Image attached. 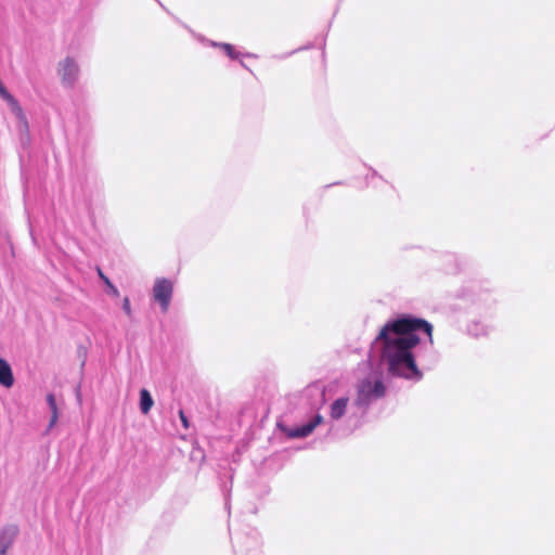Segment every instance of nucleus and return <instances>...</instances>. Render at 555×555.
Returning a JSON list of instances; mask_svg holds the SVG:
<instances>
[{"label": "nucleus", "mask_w": 555, "mask_h": 555, "mask_svg": "<svg viewBox=\"0 0 555 555\" xmlns=\"http://www.w3.org/2000/svg\"><path fill=\"white\" fill-rule=\"evenodd\" d=\"M122 310L125 311V313H126L127 315H131L132 310H131V305H130V300H129V298H128V297H125V298H124V301H122Z\"/></svg>", "instance_id": "nucleus-13"}, {"label": "nucleus", "mask_w": 555, "mask_h": 555, "mask_svg": "<svg viewBox=\"0 0 555 555\" xmlns=\"http://www.w3.org/2000/svg\"><path fill=\"white\" fill-rule=\"evenodd\" d=\"M173 284L168 279H157L153 286V297L159 302L162 310L166 312L172 297Z\"/></svg>", "instance_id": "nucleus-5"}, {"label": "nucleus", "mask_w": 555, "mask_h": 555, "mask_svg": "<svg viewBox=\"0 0 555 555\" xmlns=\"http://www.w3.org/2000/svg\"><path fill=\"white\" fill-rule=\"evenodd\" d=\"M357 408L353 403L351 389H338L330 400L327 406L328 417L332 422H339L346 418Z\"/></svg>", "instance_id": "nucleus-3"}, {"label": "nucleus", "mask_w": 555, "mask_h": 555, "mask_svg": "<svg viewBox=\"0 0 555 555\" xmlns=\"http://www.w3.org/2000/svg\"><path fill=\"white\" fill-rule=\"evenodd\" d=\"M47 402L51 409V412H57V406H56V402H55V398L52 393L48 395L47 396Z\"/></svg>", "instance_id": "nucleus-12"}, {"label": "nucleus", "mask_w": 555, "mask_h": 555, "mask_svg": "<svg viewBox=\"0 0 555 555\" xmlns=\"http://www.w3.org/2000/svg\"><path fill=\"white\" fill-rule=\"evenodd\" d=\"M179 417H180L184 428H189V421L182 410L179 411Z\"/></svg>", "instance_id": "nucleus-14"}, {"label": "nucleus", "mask_w": 555, "mask_h": 555, "mask_svg": "<svg viewBox=\"0 0 555 555\" xmlns=\"http://www.w3.org/2000/svg\"><path fill=\"white\" fill-rule=\"evenodd\" d=\"M154 404V400L146 389L140 391V410L143 414H147Z\"/></svg>", "instance_id": "nucleus-9"}, {"label": "nucleus", "mask_w": 555, "mask_h": 555, "mask_svg": "<svg viewBox=\"0 0 555 555\" xmlns=\"http://www.w3.org/2000/svg\"><path fill=\"white\" fill-rule=\"evenodd\" d=\"M431 325L426 321L402 317L387 322L372 345V350L379 359V364L395 377L420 380L423 377L413 349L418 345L420 331L431 339Z\"/></svg>", "instance_id": "nucleus-1"}, {"label": "nucleus", "mask_w": 555, "mask_h": 555, "mask_svg": "<svg viewBox=\"0 0 555 555\" xmlns=\"http://www.w3.org/2000/svg\"><path fill=\"white\" fill-rule=\"evenodd\" d=\"M57 418H59V413L57 412H52V416H51V420H50L49 427L54 426L55 423L57 422Z\"/></svg>", "instance_id": "nucleus-15"}, {"label": "nucleus", "mask_w": 555, "mask_h": 555, "mask_svg": "<svg viewBox=\"0 0 555 555\" xmlns=\"http://www.w3.org/2000/svg\"><path fill=\"white\" fill-rule=\"evenodd\" d=\"M13 384L14 377L10 364L4 359H0V385L10 388Z\"/></svg>", "instance_id": "nucleus-8"}, {"label": "nucleus", "mask_w": 555, "mask_h": 555, "mask_svg": "<svg viewBox=\"0 0 555 555\" xmlns=\"http://www.w3.org/2000/svg\"><path fill=\"white\" fill-rule=\"evenodd\" d=\"M17 533L18 528L14 525L7 526L0 530V555H5Z\"/></svg>", "instance_id": "nucleus-7"}, {"label": "nucleus", "mask_w": 555, "mask_h": 555, "mask_svg": "<svg viewBox=\"0 0 555 555\" xmlns=\"http://www.w3.org/2000/svg\"><path fill=\"white\" fill-rule=\"evenodd\" d=\"M98 273L100 279L106 284L108 293L114 297H118L119 291L113 285L109 279L106 275H104V273L100 269L98 270Z\"/></svg>", "instance_id": "nucleus-10"}, {"label": "nucleus", "mask_w": 555, "mask_h": 555, "mask_svg": "<svg viewBox=\"0 0 555 555\" xmlns=\"http://www.w3.org/2000/svg\"><path fill=\"white\" fill-rule=\"evenodd\" d=\"M324 423L322 415L318 414L312 417L308 423L297 426L287 430V436L291 438H305L308 437L319 425Z\"/></svg>", "instance_id": "nucleus-6"}, {"label": "nucleus", "mask_w": 555, "mask_h": 555, "mask_svg": "<svg viewBox=\"0 0 555 555\" xmlns=\"http://www.w3.org/2000/svg\"><path fill=\"white\" fill-rule=\"evenodd\" d=\"M56 74L64 88L73 89L80 77V67L77 60L69 55L60 60L56 65Z\"/></svg>", "instance_id": "nucleus-4"}, {"label": "nucleus", "mask_w": 555, "mask_h": 555, "mask_svg": "<svg viewBox=\"0 0 555 555\" xmlns=\"http://www.w3.org/2000/svg\"><path fill=\"white\" fill-rule=\"evenodd\" d=\"M352 392L354 405L359 409H366L374 401L385 396L386 386L380 376L372 372L357 382Z\"/></svg>", "instance_id": "nucleus-2"}, {"label": "nucleus", "mask_w": 555, "mask_h": 555, "mask_svg": "<svg viewBox=\"0 0 555 555\" xmlns=\"http://www.w3.org/2000/svg\"><path fill=\"white\" fill-rule=\"evenodd\" d=\"M214 47H220L231 59H237L238 54L234 51V48L229 43H216L211 42Z\"/></svg>", "instance_id": "nucleus-11"}]
</instances>
